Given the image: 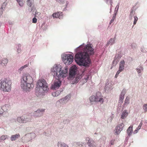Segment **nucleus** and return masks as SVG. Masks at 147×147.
<instances>
[{
    "label": "nucleus",
    "mask_w": 147,
    "mask_h": 147,
    "mask_svg": "<svg viewBox=\"0 0 147 147\" xmlns=\"http://www.w3.org/2000/svg\"><path fill=\"white\" fill-rule=\"evenodd\" d=\"M3 9L0 8V16H1L3 13Z\"/></svg>",
    "instance_id": "39"
},
{
    "label": "nucleus",
    "mask_w": 147,
    "mask_h": 147,
    "mask_svg": "<svg viewBox=\"0 0 147 147\" xmlns=\"http://www.w3.org/2000/svg\"><path fill=\"white\" fill-rule=\"evenodd\" d=\"M86 140L87 142V144L89 147H97L96 146V144L92 140L90 139V138L87 137L86 138Z\"/></svg>",
    "instance_id": "9"
},
{
    "label": "nucleus",
    "mask_w": 147,
    "mask_h": 147,
    "mask_svg": "<svg viewBox=\"0 0 147 147\" xmlns=\"http://www.w3.org/2000/svg\"><path fill=\"white\" fill-rule=\"evenodd\" d=\"M33 79L29 74H25L22 76L21 81V88L26 91H29L34 87L32 84Z\"/></svg>",
    "instance_id": "3"
},
{
    "label": "nucleus",
    "mask_w": 147,
    "mask_h": 147,
    "mask_svg": "<svg viewBox=\"0 0 147 147\" xmlns=\"http://www.w3.org/2000/svg\"><path fill=\"white\" fill-rule=\"evenodd\" d=\"M58 147H68V146L64 143L61 142L58 143Z\"/></svg>",
    "instance_id": "21"
},
{
    "label": "nucleus",
    "mask_w": 147,
    "mask_h": 147,
    "mask_svg": "<svg viewBox=\"0 0 147 147\" xmlns=\"http://www.w3.org/2000/svg\"><path fill=\"white\" fill-rule=\"evenodd\" d=\"M27 4L30 7H31L32 5L33 4L34 2V0H27Z\"/></svg>",
    "instance_id": "22"
},
{
    "label": "nucleus",
    "mask_w": 147,
    "mask_h": 147,
    "mask_svg": "<svg viewBox=\"0 0 147 147\" xmlns=\"http://www.w3.org/2000/svg\"><path fill=\"white\" fill-rule=\"evenodd\" d=\"M128 114L127 112V111L126 110H124L122 113L121 118L123 119H124L127 116Z\"/></svg>",
    "instance_id": "19"
},
{
    "label": "nucleus",
    "mask_w": 147,
    "mask_h": 147,
    "mask_svg": "<svg viewBox=\"0 0 147 147\" xmlns=\"http://www.w3.org/2000/svg\"><path fill=\"white\" fill-rule=\"evenodd\" d=\"M67 3H66V6H67Z\"/></svg>",
    "instance_id": "45"
},
{
    "label": "nucleus",
    "mask_w": 147,
    "mask_h": 147,
    "mask_svg": "<svg viewBox=\"0 0 147 147\" xmlns=\"http://www.w3.org/2000/svg\"><path fill=\"white\" fill-rule=\"evenodd\" d=\"M82 50L78 52L75 56V60L79 65L84 66H88L90 63V59L89 55L93 54L94 49L91 45L88 44L86 47L81 45L78 48V49Z\"/></svg>",
    "instance_id": "1"
},
{
    "label": "nucleus",
    "mask_w": 147,
    "mask_h": 147,
    "mask_svg": "<svg viewBox=\"0 0 147 147\" xmlns=\"http://www.w3.org/2000/svg\"><path fill=\"white\" fill-rule=\"evenodd\" d=\"M142 123L141 122L140 123L138 127L136 128V130L134 131V132L135 133H137L138 131L141 128V126L142 125Z\"/></svg>",
    "instance_id": "25"
},
{
    "label": "nucleus",
    "mask_w": 147,
    "mask_h": 147,
    "mask_svg": "<svg viewBox=\"0 0 147 147\" xmlns=\"http://www.w3.org/2000/svg\"><path fill=\"white\" fill-rule=\"evenodd\" d=\"M115 19V16H113L112 18V19H111V20L110 22V24H111V23H112L113 22Z\"/></svg>",
    "instance_id": "36"
},
{
    "label": "nucleus",
    "mask_w": 147,
    "mask_h": 147,
    "mask_svg": "<svg viewBox=\"0 0 147 147\" xmlns=\"http://www.w3.org/2000/svg\"><path fill=\"white\" fill-rule=\"evenodd\" d=\"M126 92L125 90H123L121 92V94L120 95L119 100L123 101V100L124 99V96Z\"/></svg>",
    "instance_id": "18"
},
{
    "label": "nucleus",
    "mask_w": 147,
    "mask_h": 147,
    "mask_svg": "<svg viewBox=\"0 0 147 147\" xmlns=\"http://www.w3.org/2000/svg\"><path fill=\"white\" fill-rule=\"evenodd\" d=\"M37 86L39 87L37 88L36 92H38L39 94H40L42 91H47L48 89L47 84L44 79L40 80L37 82Z\"/></svg>",
    "instance_id": "5"
},
{
    "label": "nucleus",
    "mask_w": 147,
    "mask_h": 147,
    "mask_svg": "<svg viewBox=\"0 0 147 147\" xmlns=\"http://www.w3.org/2000/svg\"><path fill=\"white\" fill-rule=\"evenodd\" d=\"M125 64V61L124 60H122L120 63L119 69L120 70L123 71L124 69V65Z\"/></svg>",
    "instance_id": "17"
},
{
    "label": "nucleus",
    "mask_w": 147,
    "mask_h": 147,
    "mask_svg": "<svg viewBox=\"0 0 147 147\" xmlns=\"http://www.w3.org/2000/svg\"><path fill=\"white\" fill-rule=\"evenodd\" d=\"M62 59L66 65H69L73 61V56L70 54H65L63 55Z\"/></svg>",
    "instance_id": "6"
},
{
    "label": "nucleus",
    "mask_w": 147,
    "mask_h": 147,
    "mask_svg": "<svg viewBox=\"0 0 147 147\" xmlns=\"http://www.w3.org/2000/svg\"><path fill=\"white\" fill-rule=\"evenodd\" d=\"M77 68L75 65H74L70 68L69 74L70 76H73L76 74Z\"/></svg>",
    "instance_id": "11"
},
{
    "label": "nucleus",
    "mask_w": 147,
    "mask_h": 147,
    "mask_svg": "<svg viewBox=\"0 0 147 147\" xmlns=\"http://www.w3.org/2000/svg\"><path fill=\"white\" fill-rule=\"evenodd\" d=\"M115 142L114 140H111V141L110 143L111 145H113L114 144V142Z\"/></svg>",
    "instance_id": "38"
},
{
    "label": "nucleus",
    "mask_w": 147,
    "mask_h": 147,
    "mask_svg": "<svg viewBox=\"0 0 147 147\" xmlns=\"http://www.w3.org/2000/svg\"><path fill=\"white\" fill-rule=\"evenodd\" d=\"M134 24L135 25L136 24V22L138 20V18L137 16H135L134 17Z\"/></svg>",
    "instance_id": "33"
},
{
    "label": "nucleus",
    "mask_w": 147,
    "mask_h": 147,
    "mask_svg": "<svg viewBox=\"0 0 147 147\" xmlns=\"http://www.w3.org/2000/svg\"><path fill=\"white\" fill-rule=\"evenodd\" d=\"M20 135L19 134H17L14 135H12L11 137V141H14L20 138Z\"/></svg>",
    "instance_id": "15"
},
{
    "label": "nucleus",
    "mask_w": 147,
    "mask_h": 147,
    "mask_svg": "<svg viewBox=\"0 0 147 147\" xmlns=\"http://www.w3.org/2000/svg\"><path fill=\"white\" fill-rule=\"evenodd\" d=\"M34 7H32V8H31V9L30 10V12H31V11H32V10H33V8Z\"/></svg>",
    "instance_id": "42"
},
{
    "label": "nucleus",
    "mask_w": 147,
    "mask_h": 147,
    "mask_svg": "<svg viewBox=\"0 0 147 147\" xmlns=\"http://www.w3.org/2000/svg\"><path fill=\"white\" fill-rule=\"evenodd\" d=\"M11 81L9 79L2 80L0 83V89L4 92H9L11 90Z\"/></svg>",
    "instance_id": "4"
},
{
    "label": "nucleus",
    "mask_w": 147,
    "mask_h": 147,
    "mask_svg": "<svg viewBox=\"0 0 147 147\" xmlns=\"http://www.w3.org/2000/svg\"><path fill=\"white\" fill-rule=\"evenodd\" d=\"M101 94L99 92H97L96 95V102H99L102 104L104 102V99L102 96L100 95Z\"/></svg>",
    "instance_id": "8"
},
{
    "label": "nucleus",
    "mask_w": 147,
    "mask_h": 147,
    "mask_svg": "<svg viewBox=\"0 0 147 147\" xmlns=\"http://www.w3.org/2000/svg\"><path fill=\"white\" fill-rule=\"evenodd\" d=\"M55 92H54V93H53L52 94V95H53V96H54L55 95V96H56V95L55 94Z\"/></svg>",
    "instance_id": "44"
},
{
    "label": "nucleus",
    "mask_w": 147,
    "mask_h": 147,
    "mask_svg": "<svg viewBox=\"0 0 147 147\" xmlns=\"http://www.w3.org/2000/svg\"><path fill=\"white\" fill-rule=\"evenodd\" d=\"M10 105H5L3 106L1 108V110H2L3 111L7 112L10 110Z\"/></svg>",
    "instance_id": "14"
},
{
    "label": "nucleus",
    "mask_w": 147,
    "mask_h": 147,
    "mask_svg": "<svg viewBox=\"0 0 147 147\" xmlns=\"http://www.w3.org/2000/svg\"><path fill=\"white\" fill-rule=\"evenodd\" d=\"M124 126V124L122 123L119 124L115 128V133L117 134H119L120 132L123 130Z\"/></svg>",
    "instance_id": "10"
},
{
    "label": "nucleus",
    "mask_w": 147,
    "mask_h": 147,
    "mask_svg": "<svg viewBox=\"0 0 147 147\" xmlns=\"http://www.w3.org/2000/svg\"><path fill=\"white\" fill-rule=\"evenodd\" d=\"M143 109L145 112L147 111V103L144 105L143 106Z\"/></svg>",
    "instance_id": "30"
},
{
    "label": "nucleus",
    "mask_w": 147,
    "mask_h": 147,
    "mask_svg": "<svg viewBox=\"0 0 147 147\" xmlns=\"http://www.w3.org/2000/svg\"><path fill=\"white\" fill-rule=\"evenodd\" d=\"M90 101L91 102H96V96H92L89 98Z\"/></svg>",
    "instance_id": "24"
},
{
    "label": "nucleus",
    "mask_w": 147,
    "mask_h": 147,
    "mask_svg": "<svg viewBox=\"0 0 147 147\" xmlns=\"http://www.w3.org/2000/svg\"><path fill=\"white\" fill-rule=\"evenodd\" d=\"M37 19L35 18H34L32 19V22L34 23H36L37 22Z\"/></svg>",
    "instance_id": "35"
},
{
    "label": "nucleus",
    "mask_w": 147,
    "mask_h": 147,
    "mask_svg": "<svg viewBox=\"0 0 147 147\" xmlns=\"http://www.w3.org/2000/svg\"><path fill=\"white\" fill-rule=\"evenodd\" d=\"M129 98L127 96L125 100L124 103L123 105V107H125V105L126 104H128L129 103Z\"/></svg>",
    "instance_id": "23"
},
{
    "label": "nucleus",
    "mask_w": 147,
    "mask_h": 147,
    "mask_svg": "<svg viewBox=\"0 0 147 147\" xmlns=\"http://www.w3.org/2000/svg\"><path fill=\"white\" fill-rule=\"evenodd\" d=\"M118 75H117V74H116L115 76V78H117Z\"/></svg>",
    "instance_id": "43"
},
{
    "label": "nucleus",
    "mask_w": 147,
    "mask_h": 147,
    "mask_svg": "<svg viewBox=\"0 0 147 147\" xmlns=\"http://www.w3.org/2000/svg\"><path fill=\"white\" fill-rule=\"evenodd\" d=\"M7 3L6 2H4L3 3L1 7L0 8L1 9H3V10L5 8V7Z\"/></svg>",
    "instance_id": "28"
},
{
    "label": "nucleus",
    "mask_w": 147,
    "mask_h": 147,
    "mask_svg": "<svg viewBox=\"0 0 147 147\" xmlns=\"http://www.w3.org/2000/svg\"><path fill=\"white\" fill-rule=\"evenodd\" d=\"M143 69V68L142 67L140 66L139 68L137 69V72L138 73H141V71H142Z\"/></svg>",
    "instance_id": "29"
},
{
    "label": "nucleus",
    "mask_w": 147,
    "mask_h": 147,
    "mask_svg": "<svg viewBox=\"0 0 147 147\" xmlns=\"http://www.w3.org/2000/svg\"><path fill=\"white\" fill-rule=\"evenodd\" d=\"M52 16L54 18H58L60 19H62L63 17L62 13L61 12H59L55 13H53V14Z\"/></svg>",
    "instance_id": "13"
},
{
    "label": "nucleus",
    "mask_w": 147,
    "mask_h": 147,
    "mask_svg": "<svg viewBox=\"0 0 147 147\" xmlns=\"http://www.w3.org/2000/svg\"><path fill=\"white\" fill-rule=\"evenodd\" d=\"M28 66V65H24V66H22V67H21L18 70H20V71H21L23 70V69L24 68H26V67H27Z\"/></svg>",
    "instance_id": "31"
},
{
    "label": "nucleus",
    "mask_w": 147,
    "mask_h": 147,
    "mask_svg": "<svg viewBox=\"0 0 147 147\" xmlns=\"http://www.w3.org/2000/svg\"><path fill=\"white\" fill-rule=\"evenodd\" d=\"M57 2L61 4H63L64 3V0H55Z\"/></svg>",
    "instance_id": "34"
},
{
    "label": "nucleus",
    "mask_w": 147,
    "mask_h": 147,
    "mask_svg": "<svg viewBox=\"0 0 147 147\" xmlns=\"http://www.w3.org/2000/svg\"><path fill=\"white\" fill-rule=\"evenodd\" d=\"M19 5L21 7H22L24 5L23 0H16Z\"/></svg>",
    "instance_id": "26"
},
{
    "label": "nucleus",
    "mask_w": 147,
    "mask_h": 147,
    "mask_svg": "<svg viewBox=\"0 0 147 147\" xmlns=\"http://www.w3.org/2000/svg\"><path fill=\"white\" fill-rule=\"evenodd\" d=\"M82 143H78L77 144H78V146H77V147H82L83 145L82 144Z\"/></svg>",
    "instance_id": "37"
},
{
    "label": "nucleus",
    "mask_w": 147,
    "mask_h": 147,
    "mask_svg": "<svg viewBox=\"0 0 147 147\" xmlns=\"http://www.w3.org/2000/svg\"><path fill=\"white\" fill-rule=\"evenodd\" d=\"M8 60L4 58L0 61L1 64L3 66L6 65L8 63Z\"/></svg>",
    "instance_id": "16"
},
{
    "label": "nucleus",
    "mask_w": 147,
    "mask_h": 147,
    "mask_svg": "<svg viewBox=\"0 0 147 147\" xmlns=\"http://www.w3.org/2000/svg\"><path fill=\"white\" fill-rule=\"evenodd\" d=\"M7 138V136H2L0 138V142L5 140Z\"/></svg>",
    "instance_id": "27"
},
{
    "label": "nucleus",
    "mask_w": 147,
    "mask_h": 147,
    "mask_svg": "<svg viewBox=\"0 0 147 147\" xmlns=\"http://www.w3.org/2000/svg\"><path fill=\"white\" fill-rule=\"evenodd\" d=\"M115 41V39L114 38H111L109 41V43H111V45H112L114 43Z\"/></svg>",
    "instance_id": "32"
},
{
    "label": "nucleus",
    "mask_w": 147,
    "mask_h": 147,
    "mask_svg": "<svg viewBox=\"0 0 147 147\" xmlns=\"http://www.w3.org/2000/svg\"><path fill=\"white\" fill-rule=\"evenodd\" d=\"M68 70L67 67H65L64 70L61 71V66L60 65H55L51 68V73L56 79L53 84L51 86L53 89L56 90L59 88L61 84V82L59 79L66 77Z\"/></svg>",
    "instance_id": "2"
},
{
    "label": "nucleus",
    "mask_w": 147,
    "mask_h": 147,
    "mask_svg": "<svg viewBox=\"0 0 147 147\" xmlns=\"http://www.w3.org/2000/svg\"><path fill=\"white\" fill-rule=\"evenodd\" d=\"M122 71V70H120L119 69V70L117 72L116 74H117V75H118L120 72Z\"/></svg>",
    "instance_id": "40"
},
{
    "label": "nucleus",
    "mask_w": 147,
    "mask_h": 147,
    "mask_svg": "<svg viewBox=\"0 0 147 147\" xmlns=\"http://www.w3.org/2000/svg\"><path fill=\"white\" fill-rule=\"evenodd\" d=\"M17 52H18V53H19L20 52V50H19L18 49H17Z\"/></svg>",
    "instance_id": "41"
},
{
    "label": "nucleus",
    "mask_w": 147,
    "mask_h": 147,
    "mask_svg": "<svg viewBox=\"0 0 147 147\" xmlns=\"http://www.w3.org/2000/svg\"><path fill=\"white\" fill-rule=\"evenodd\" d=\"M17 121L20 123H26L31 121V119L29 116H22L21 117H18L17 118Z\"/></svg>",
    "instance_id": "7"
},
{
    "label": "nucleus",
    "mask_w": 147,
    "mask_h": 147,
    "mask_svg": "<svg viewBox=\"0 0 147 147\" xmlns=\"http://www.w3.org/2000/svg\"><path fill=\"white\" fill-rule=\"evenodd\" d=\"M133 126H130L127 130V133L129 135H130L132 133Z\"/></svg>",
    "instance_id": "20"
},
{
    "label": "nucleus",
    "mask_w": 147,
    "mask_h": 147,
    "mask_svg": "<svg viewBox=\"0 0 147 147\" xmlns=\"http://www.w3.org/2000/svg\"><path fill=\"white\" fill-rule=\"evenodd\" d=\"M44 111L45 110L44 109L37 110L34 113V115L36 117H40L42 115V112Z\"/></svg>",
    "instance_id": "12"
}]
</instances>
